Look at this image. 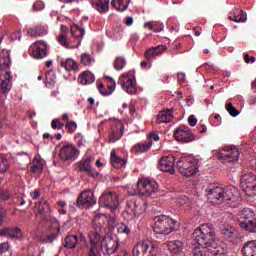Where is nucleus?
<instances>
[{
	"instance_id": "nucleus-10",
	"label": "nucleus",
	"mask_w": 256,
	"mask_h": 256,
	"mask_svg": "<svg viewBox=\"0 0 256 256\" xmlns=\"http://www.w3.org/2000/svg\"><path fill=\"white\" fill-rule=\"evenodd\" d=\"M119 240L111 235H106L100 242V250L104 255L111 256L117 253Z\"/></svg>"
},
{
	"instance_id": "nucleus-12",
	"label": "nucleus",
	"mask_w": 256,
	"mask_h": 256,
	"mask_svg": "<svg viewBox=\"0 0 256 256\" xmlns=\"http://www.w3.org/2000/svg\"><path fill=\"white\" fill-rule=\"evenodd\" d=\"M239 149L235 146H226L218 152V158L225 163H233L239 161Z\"/></svg>"
},
{
	"instance_id": "nucleus-36",
	"label": "nucleus",
	"mask_w": 256,
	"mask_h": 256,
	"mask_svg": "<svg viewBox=\"0 0 256 256\" xmlns=\"http://www.w3.org/2000/svg\"><path fill=\"white\" fill-rule=\"evenodd\" d=\"M78 81L81 85H91V83L95 82V75L90 71H86L79 76Z\"/></svg>"
},
{
	"instance_id": "nucleus-62",
	"label": "nucleus",
	"mask_w": 256,
	"mask_h": 256,
	"mask_svg": "<svg viewBox=\"0 0 256 256\" xmlns=\"http://www.w3.org/2000/svg\"><path fill=\"white\" fill-rule=\"evenodd\" d=\"M186 75L183 72L178 73V83H185Z\"/></svg>"
},
{
	"instance_id": "nucleus-55",
	"label": "nucleus",
	"mask_w": 256,
	"mask_h": 256,
	"mask_svg": "<svg viewBox=\"0 0 256 256\" xmlns=\"http://www.w3.org/2000/svg\"><path fill=\"white\" fill-rule=\"evenodd\" d=\"M59 231H61V228L60 227H56V231L50 235H48L47 237V241L48 243H52L53 240L56 238V237H59Z\"/></svg>"
},
{
	"instance_id": "nucleus-39",
	"label": "nucleus",
	"mask_w": 256,
	"mask_h": 256,
	"mask_svg": "<svg viewBox=\"0 0 256 256\" xmlns=\"http://www.w3.org/2000/svg\"><path fill=\"white\" fill-rule=\"evenodd\" d=\"M80 63L85 67H91V65H95V57L93 55L85 52L80 56Z\"/></svg>"
},
{
	"instance_id": "nucleus-57",
	"label": "nucleus",
	"mask_w": 256,
	"mask_h": 256,
	"mask_svg": "<svg viewBox=\"0 0 256 256\" xmlns=\"http://www.w3.org/2000/svg\"><path fill=\"white\" fill-rule=\"evenodd\" d=\"M34 11H43L45 9V5L42 2H35L33 5Z\"/></svg>"
},
{
	"instance_id": "nucleus-32",
	"label": "nucleus",
	"mask_w": 256,
	"mask_h": 256,
	"mask_svg": "<svg viewBox=\"0 0 256 256\" xmlns=\"http://www.w3.org/2000/svg\"><path fill=\"white\" fill-rule=\"evenodd\" d=\"M253 217H255V213H253L252 210L249 208H244L239 213L238 221L240 223V226L243 225V223H247L248 221L254 219Z\"/></svg>"
},
{
	"instance_id": "nucleus-60",
	"label": "nucleus",
	"mask_w": 256,
	"mask_h": 256,
	"mask_svg": "<svg viewBox=\"0 0 256 256\" xmlns=\"http://www.w3.org/2000/svg\"><path fill=\"white\" fill-rule=\"evenodd\" d=\"M148 138L150 139V141L153 143V141H159L160 137L159 134L152 132L148 135Z\"/></svg>"
},
{
	"instance_id": "nucleus-35",
	"label": "nucleus",
	"mask_w": 256,
	"mask_h": 256,
	"mask_svg": "<svg viewBox=\"0 0 256 256\" xmlns=\"http://www.w3.org/2000/svg\"><path fill=\"white\" fill-rule=\"evenodd\" d=\"M244 256H256V240L248 241L243 247Z\"/></svg>"
},
{
	"instance_id": "nucleus-43",
	"label": "nucleus",
	"mask_w": 256,
	"mask_h": 256,
	"mask_svg": "<svg viewBox=\"0 0 256 256\" xmlns=\"http://www.w3.org/2000/svg\"><path fill=\"white\" fill-rule=\"evenodd\" d=\"M31 173H41L43 171V162L35 157L30 168Z\"/></svg>"
},
{
	"instance_id": "nucleus-40",
	"label": "nucleus",
	"mask_w": 256,
	"mask_h": 256,
	"mask_svg": "<svg viewBox=\"0 0 256 256\" xmlns=\"http://www.w3.org/2000/svg\"><path fill=\"white\" fill-rule=\"evenodd\" d=\"M79 243V238L77 235L67 236L64 240V247L66 249H75Z\"/></svg>"
},
{
	"instance_id": "nucleus-16",
	"label": "nucleus",
	"mask_w": 256,
	"mask_h": 256,
	"mask_svg": "<svg viewBox=\"0 0 256 256\" xmlns=\"http://www.w3.org/2000/svg\"><path fill=\"white\" fill-rule=\"evenodd\" d=\"M95 203H97V200H95V194L91 190H85L81 192L77 199V205L80 208L93 207Z\"/></svg>"
},
{
	"instance_id": "nucleus-53",
	"label": "nucleus",
	"mask_w": 256,
	"mask_h": 256,
	"mask_svg": "<svg viewBox=\"0 0 256 256\" xmlns=\"http://www.w3.org/2000/svg\"><path fill=\"white\" fill-rule=\"evenodd\" d=\"M66 129H68V133H75V131H77V122L70 121L66 123Z\"/></svg>"
},
{
	"instance_id": "nucleus-26",
	"label": "nucleus",
	"mask_w": 256,
	"mask_h": 256,
	"mask_svg": "<svg viewBox=\"0 0 256 256\" xmlns=\"http://www.w3.org/2000/svg\"><path fill=\"white\" fill-rule=\"evenodd\" d=\"M110 161L112 163V167L115 169H123L125 168V165H127V160H125V158L119 157L115 150H112L110 153Z\"/></svg>"
},
{
	"instance_id": "nucleus-23",
	"label": "nucleus",
	"mask_w": 256,
	"mask_h": 256,
	"mask_svg": "<svg viewBox=\"0 0 256 256\" xmlns=\"http://www.w3.org/2000/svg\"><path fill=\"white\" fill-rule=\"evenodd\" d=\"M11 79V72L6 71L0 73V89L2 93H9L11 91V87H13Z\"/></svg>"
},
{
	"instance_id": "nucleus-2",
	"label": "nucleus",
	"mask_w": 256,
	"mask_h": 256,
	"mask_svg": "<svg viewBox=\"0 0 256 256\" xmlns=\"http://www.w3.org/2000/svg\"><path fill=\"white\" fill-rule=\"evenodd\" d=\"M206 196L210 203L216 205H221V203H225L227 207L241 205V195L234 186L223 187L219 184H212L206 189Z\"/></svg>"
},
{
	"instance_id": "nucleus-22",
	"label": "nucleus",
	"mask_w": 256,
	"mask_h": 256,
	"mask_svg": "<svg viewBox=\"0 0 256 256\" xmlns=\"http://www.w3.org/2000/svg\"><path fill=\"white\" fill-rule=\"evenodd\" d=\"M2 237H9V239H22L23 231L19 227H6L0 230Z\"/></svg>"
},
{
	"instance_id": "nucleus-50",
	"label": "nucleus",
	"mask_w": 256,
	"mask_h": 256,
	"mask_svg": "<svg viewBox=\"0 0 256 256\" xmlns=\"http://www.w3.org/2000/svg\"><path fill=\"white\" fill-rule=\"evenodd\" d=\"M226 111H228L231 117H237V115H239V110H237L232 103L226 105Z\"/></svg>"
},
{
	"instance_id": "nucleus-51",
	"label": "nucleus",
	"mask_w": 256,
	"mask_h": 256,
	"mask_svg": "<svg viewBox=\"0 0 256 256\" xmlns=\"http://www.w3.org/2000/svg\"><path fill=\"white\" fill-rule=\"evenodd\" d=\"M144 27L149 29V31H153L154 33H161V31H163V26L155 28V24H153V22H146Z\"/></svg>"
},
{
	"instance_id": "nucleus-8",
	"label": "nucleus",
	"mask_w": 256,
	"mask_h": 256,
	"mask_svg": "<svg viewBox=\"0 0 256 256\" xmlns=\"http://www.w3.org/2000/svg\"><path fill=\"white\" fill-rule=\"evenodd\" d=\"M118 85H121L122 89L129 95L135 94L137 92V80H135L133 71L121 75L118 79Z\"/></svg>"
},
{
	"instance_id": "nucleus-24",
	"label": "nucleus",
	"mask_w": 256,
	"mask_h": 256,
	"mask_svg": "<svg viewBox=\"0 0 256 256\" xmlns=\"http://www.w3.org/2000/svg\"><path fill=\"white\" fill-rule=\"evenodd\" d=\"M228 18L234 23H245L247 21V13L239 8H234L229 13Z\"/></svg>"
},
{
	"instance_id": "nucleus-18",
	"label": "nucleus",
	"mask_w": 256,
	"mask_h": 256,
	"mask_svg": "<svg viewBox=\"0 0 256 256\" xmlns=\"http://www.w3.org/2000/svg\"><path fill=\"white\" fill-rule=\"evenodd\" d=\"M174 137L176 141H180L181 143H190L193 140V133H191L189 127L181 125L174 131Z\"/></svg>"
},
{
	"instance_id": "nucleus-6",
	"label": "nucleus",
	"mask_w": 256,
	"mask_h": 256,
	"mask_svg": "<svg viewBox=\"0 0 256 256\" xmlns=\"http://www.w3.org/2000/svg\"><path fill=\"white\" fill-rule=\"evenodd\" d=\"M137 189L131 192V194L149 197L159 189V184L154 179L142 178L137 182Z\"/></svg>"
},
{
	"instance_id": "nucleus-29",
	"label": "nucleus",
	"mask_w": 256,
	"mask_h": 256,
	"mask_svg": "<svg viewBox=\"0 0 256 256\" xmlns=\"http://www.w3.org/2000/svg\"><path fill=\"white\" fill-rule=\"evenodd\" d=\"M109 1L110 0H96L92 1L91 5L99 13H107L109 11Z\"/></svg>"
},
{
	"instance_id": "nucleus-28",
	"label": "nucleus",
	"mask_w": 256,
	"mask_h": 256,
	"mask_svg": "<svg viewBox=\"0 0 256 256\" xmlns=\"http://www.w3.org/2000/svg\"><path fill=\"white\" fill-rule=\"evenodd\" d=\"M173 121V109H166L159 112L157 115L156 122L161 123H171Z\"/></svg>"
},
{
	"instance_id": "nucleus-48",
	"label": "nucleus",
	"mask_w": 256,
	"mask_h": 256,
	"mask_svg": "<svg viewBox=\"0 0 256 256\" xmlns=\"http://www.w3.org/2000/svg\"><path fill=\"white\" fill-rule=\"evenodd\" d=\"M117 231L122 235H127V236L131 235V227L125 223L118 224Z\"/></svg>"
},
{
	"instance_id": "nucleus-38",
	"label": "nucleus",
	"mask_w": 256,
	"mask_h": 256,
	"mask_svg": "<svg viewBox=\"0 0 256 256\" xmlns=\"http://www.w3.org/2000/svg\"><path fill=\"white\" fill-rule=\"evenodd\" d=\"M168 249L170 253H174L175 255L181 253L183 251V242L179 240L168 242Z\"/></svg>"
},
{
	"instance_id": "nucleus-41",
	"label": "nucleus",
	"mask_w": 256,
	"mask_h": 256,
	"mask_svg": "<svg viewBox=\"0 0 256 256\" xmlns=\"http://www.w3.org/2000/svg\"><path fill=\"white\" fill-rule=\"evenodd\" d=\"M241 229L244 231H249L250 233H256V219L252 218V220H248L247 222L240 225Z\"/></svg>"
},
{
	"instance_id": "nucleus-31",
	"label": "nucleus",
	"mask_w": 256,
	"mask_h": 256,
	"mask_svg": "<svg viewBox=\"0 0 256 256\" xmlns=\"http://www.w3.org/2000/svg\"><path fill=\"white\" fill-rule=\"evenodd\" d=\"M27 33L30 37H45L49 31L46 26H36L34 28H29Z\"/></svg>"
},
{
	"instance_id": "nucleus-61",
	"label": "nucleus",
	"mask_w": 256,
	"mask_h": 256,
	"mask_svg": "<svg viewBox=\"0 0 256 256\" xmlns=\"http://www.w3.org/2000/svg\"><path fill=\"white\" fill-rule=\"evenodd\" d=\"M244 60H245V63H255L256 58L253 56L250 57L249 54H245Z\"/></svg>"
},
{
	"instance_id": "nucleus-19",
	"label": "nucleus",
	"mask_w": 256,
	"mask_h": 256,
	"mask_svg": "<svg viewBox=\"0 0 256 256\" xmlns=\"http://www.w3.org/2000/svg\"><path fill=\"white\" fill-rule=\"evenodd\" d=\"M91 158H83L81 161L76 163V167L79 171L88 173L91 177H99V172L91 166Z\"/></svg>"
},
{
	"instance_id": "nucleus-25",
	"label": "nucleus",
	"mask_w": 256,
	"mask_h": 256,
	"mask_svg": "<svg viewBox=\"0 0 256 256\" xmlns=\"http://www.w3.org/2000/svg\"><path fill=\"white\" fill-rule=\"evenodd\" d=\"M9 67H11V58L9 51L2 50L0 51V71L1 73H5L9 71Z\"/></svg>"
},
{
	"instance_id": "nucleus-9",
	"label": "nucleus",
	"mask_w": 256,
	"mask_h": 256,
	"mask_svg": "<svg viewBox=\"0 0 256 256\" xmlns=\"http://www.w3.org/2000/svg\"><path fill=\"white\" fill-rule=\"evenodd\" d=\"M240 187L248 197H253L256 191V175L251 172L242 175Z\"/></svg>"
},
{
	"instance_id": "nucleus-34",
	"label": "nucleus",
	"mask_w": 256,
	"mask_h": 256,
	"mask_svg": "<svg viewBox=\"0 0 256 256\" xmlns=\"http://www.w3.org/2000/svg\"><path fill=\"white\" fill-rule=\"evenodd\" d=\"M129 3H131V0H112L111 5L116 9V11H119L120 13H123V11H127L129 8Z\"/></svg>"
},
{
	"instance_id": "nucleus-37",
	"label": "nucleus",
	"mask_w": 256,
	"mask_h": 256,
	"mask_svg": "<svg viewBox=\"0 0 256 256\" xmlns=\"http://www.w3.org/2000/svg\"><path fill=\"white\" fill-rule=\"evenodd\" d=\"M61 67L65 68V71H77L78 65L72 58H67L66 60L60 61Z\"/></svg>"
},
{
	"instance_id": "nucleus-58",
	"label": "nucleus",
	"mask_w": 256,
	"mask_h": 256,
	"mask_svg": "<svg viewBox=\"0 0 256 256\" xmlns=\"http://www.w3.org/2000/svg\"><path fill=\"white\" fill-rule=\"evenodd\" d=\"M21 37H22V34H21V30H18L16 32H14L12 35H11V39L13 41H21Z\"/></svg>"
},
{
	"instance_id": "nucleus-44",
	"label": "nucleus",
	"mask_w": 256,
	"mask_h": 256,
	"mask_svg": "<svg viewBox=\"0 0 256 256\" xmlns=\"http://www.w3.org/2000/svg\"><path fill=\"white\" fill-rule=\"evenodd\" d=\"M38 210L40 213H44V215H49L51 213V205L46 200H41L38 205Z\"/></svg>"
},
{
	"instance_id": "nucleus-64",
	"label": "nucleus",
	"mask_w": 256,
	"mask_h": 256,
	"mask_svg": "<svg viewBox=\"0 0 256 256\" xmlns=\"http://www.w3.org/2000/svg\"><path fill=\"white\" fill-rule=\"evenodd\" d=\"M5 223V211L0 209V227Z\"/></svg>"
},
{
	"instance_id": "nucleus-7",
	"label": "nucleus",
	"mask_w": 256,
	"mask_h": 256,
	"mask_svg": "<svg viewBox=\"0 0 256 256\" xmlns=\"http://www.w3.org/2000/svg\"><path fill=\"white\" fill-rule=\"evenodd\" d=\"M154 253H157V244L149 240L136 243L132 249L133 256H151Z\"/></svg>"
},
{
	"instance_id": "nucleus-5",
	"label": "nucleus",
	"mask_w": 256,
	"mask_h": 256,
	"mask_svg": "<svg viewBox=\"0 0 256 256\" xmlns=\"http://www.w3.org/2000/svg\"><path fill=\"white\" fill-rule=\"evenodd\" d=\"M101 224H97V218L94 219L93 229L88 233L90 248L88 256H101L99 253V241H101Z\"/></svg>"
},
{
	"instance_id": "nucleus-17",
	"label": "nucleus",
	"mask_w": 256,
	"mask_h": 256,
	"mask_svg": "<svg viewBox=\"0 0 256 256\" xmlns=\"http://www.w3.org/2000/svg\"><path fill=\"white\" fill-rule=\"evenodd\" d=\"M47 51H49V45L43 40L36 41L32 45V57L34 59H45Z\"/></svg>"
},
{
	"instance_id": "nucleus-11",
	"label": "nucleus",
	"mask_w": 256,
	"mask_h": 256,
	"mask_svg": "<svg viewBox=\"0 0 256 256\" xmlns=\"http://www.w3.org/2000/svg\"><path fill=\"white\" fill-rule=\"evenodd\" d=\"M101 207L115 211L119 207V196L115 192H104L99 198Z\"/></svg>"
},
{
	"instance_id": "nucleus-47",
	"label": "nucleus",
	"mask_w": 256,
	"mask_h": 256,
	"mask_svg": "<svg viewBox=\"0 0 256 256\" xmlns=\"http://www.w3.org/2000/svg\"><path fill=\"white\" fill-rule=\"evenodd\" d=\"M180 205L182 206V209L189 211V209L193 208V200L189 199L187 196H183Z\"/></svg>"
},
{
	"instance_id": "nucleus-33",
	"label": "nucleus",
	"mask_w": 256,
	"mask_h": 256,
	"mask_svg": "<svg viewBox=\"0 0 256 256\" xmlns=\"http://www.w3.org/2000/svg\"><path fill=\"white\" fill-rule=\"evenodd\" d=\"M151 147H153L152 141L140 142V143L135 144L132 147V151L134 153H147V151H149V149H151Z\"/></svg>"
},
{
	"instance_id": "nucleus-54",
	"label": "nucleus",
	"mask_w": 256,
	"mask_h": 256,
	"mask_svg": "<svg viewBox=\"0 0 256 256\" xmlns=\"http://www.w3.org/2000/svg\"><path fill=\"white\" fill-rule=\"evenodd\" d=\"M65 127V124L58 119L52 120V129H63Z\"/></svg>"
},
{
	"instance_id": "nucleus-63",
	"label": "nucleus",
	"mask_w": 256,
	"mask_h": 256,
	"mask_svg": "<svg viewBox=\"0 0 256 256\" xmlns=\"http://www.w3.org/2000/svg\"><path fill=\"white\" fill-rule=\"evenodd\" d=\"M125 24L127 25V27H131V25H133V17L131 16L126 17Z\"/></svg>"
},
{
	"instance_id": "nucleus-21",
	"label": "nucleus",
	"mask_w": 256,
	"mask_h": 256,
	"mask_svg": "<svg viewBox=\"0 0 256 256\" xmlns=\"http://www.w3.org/2000/svg\"><path fill=\"white\" fill-rule=\"evenodd\" d=\"M67 31L68 28L65 25H61L60 28V34L57 37L58 43L62 46L65 47L66 49H77L81 45V40H79L78 45L73 46L69 43V40L67 39Z\"/></svg>"
},
{
	"instance_id": "nucleus-13",
	"label": "nucleus",
	"mask_w": 256,
	"mask_h": 256,
	"mask_svg": "<svg viewBox=\"0 0 256 256\" xmlns=\"http://www.w3.org/2000/svg\"><path fill=\"white\" fill-rule=\"evenodd\" d=\"M147 209V204L143 200L135 201V200H129L126 204V213L130 215V219H133V217H137L141 215Z\"/></svg>"
},
{
	"instance_id": "nucleus-59",
	"label": "nucleus",
	"mask_w": 256,
	"mask_h": 256,
	"mask_svg": "<svg viewBox=\"0 0 256 256\" xmlns=\"http://www.w3.org/2000/svg\"><path fill=\"white\" fill-rule=\"evenodd\" d=\"M188 123L190 127H195V125H197V118H195L194 115L189 116Z\"/></svg>"
},
{
	"instance_id": "nucleus-56",
	"label": "nucleus",
	"mask_w": 256,
	"mask_h": 256,
	"mask_svg": "<svg viewBox=\"0 0 256 256\" xmlns=\"http://www.w3.org/2000/svg\"><path fill=\"white\" fill-rule=\"evenodd\" d=\"M10 247L11 244L9 242L0 243V255H2V253H7Z\"/></svg>"
},
{
	"instance_id": "nucleus-42",
	"label": "nucleus",
	"mask_w": 256,
	"mask_h": 256,
	"mask_svg": "<svg viewBox=\"0 0 256 256\" xmlns=\"http://www.w3.org/2000/svg\"><path fill=\"white\" fill-rule=\"evenodd\" d=\"M70 32L71 35L76 39H83V37L85 36V29L81 28V26H72Z\"/></svg>"
},
{
	"instance_id": "nucleus-1",
	"label": "nucleus",
	"mask_w": 256,
	"mask_h": 256,
	"mask_svg": "<svg viewBox=\"0 0 256 256\" xmlns=\"http://www.w3.org/2000/svg\"><path fill=\"white\" fill-rule=\"evenodd\" d=\"M194 241L199 245L194 247L193 256H225L227 248L217 245L215 231L210 224H202L193 233Z\"/></svg>"
},
{
	"instance_id": "nucleus-30",
	"label": "nucleus",
	"mask_w": 256,
	"mask_h": 256,
	"mask_svg": "<svg viewBox=\"0 0 256 256\" xmlns=\"http://www.w3.org/2000/svg\"><path fill=\"white\" fill-rule=\"evenodd\" d=\"M165 49H167V47H165V45L152 47L144 53V57L146 59H153L154 57H157V55H161V53H163V51H165Z\"/></svg>"
},
{
	"instance_id": "nucleus-27",
	"label": "nucleus",
	"mask_w": 256,
	"mask_h": 256,
	"mask_svg": "<svg viewBox=\"0 0 256 256\" xmlns=\"http://www.w3.org/2000/svg\"><path fill=\"white\" fill-rule=\"evenodd\" d=\"M106 79H109L110 84L107 85V88L103 84H98V91L101 95L104 97H109L114 91H115V85L116 83L114 82L113 78L106 77Z\"/></svg>"
},
{
	"instance_id": "nucleus-46",
	"label": "nucleus",
	"mask_w": 256,
	"mask_h": 256,
	"mask_svg": "<svg viewBox=\"0 0 256 256\" xmlns=\"http://www.w3.org/2000/svg\"><path fill=\"white\" fill-rule=\"evenodd\" d=\"M10 166L9 160L4 156H0V173H7Z\"/></svg>"
},
{
	"instance_id": "nucleus-45",
	"label": "nucleus",
	"mask_w": 256,
	"mask_h": 256,
	"mask_svg": "<svg viewBox=\"0 0 256 256\" xmlns=\"http://www.w3.org/2000/svg\"><path fill=\"white\" fill-rule=\"evenodd\" d=\"M113 65L116 71H123L124 67L127 65V60H125L123 57H117L114 60Z\"/></svg>"
},
{
	"instance_id": "nucleus-20",
	"label": "nucleus",
	"mask_w": 256,
	"mask_h": 256,
	"mask_svg": "<svg viewBox=\"0 0 256 256\" xmlns=\"http://www.w3.org/2000/svg\"><path fill=\"white\" fill-rule=\"evenodd\" d=\"M160 171L175 173V157L173 156H163L159 160Z\"/></svg>"
},
{
	"instance_id": "nucleus-52",
	"label": "nucleus",
	"mask_w": 256,
	"mask_h": 256,
	"mask_svg": "<svg viewBox=\"0 0 256 256\" xmlns=\"http://www.w3.org/2000/svg\"><path fill=\"white\" fill-rule=\"evenodd\" d=\"M74 139L78 145V147H84L86 141H85V138L83 137V134L81 133H77L75 136H74Z\"/></svg>"
},
{
	"instance_id": "nucleus-3",
	"label": "nucleus",
	"mask_w": 256,
	"mask_h": 256,
	"mask_svg": "<svg viewBox=\"0 0 256 256\" xmlns=\"http://www.w3.org/2000/svg\"><path fill=\"white\" fill-rule=\"evenodd\" d=\"M178 229L179 222L169 216L161 215L155 218L154 232L156 235H169V233L178 231Z\"/></svg>"
},
{
	"instance_id": "nucleus-4",
	"label": "nucleus",
	"mask_w": 256,
	"mask_h": 256,
	"mask_svg": "<svg viewBox=\"0 0 256 256\" xmlns=\"http://www.w3.org/2000/svg\"><path fill=\"white\" fill-rule=\"evenodd\" d=\"M176 167L184 177H193L199 171V162L193 156H182L176 162Z\"/></svg>"
},
{
	"instance_id": "nucleus-15",
	"label": "nucleus",
	"mask_w": 256,
	"mask_h": 256,
	"mask_svg": "<svg viewBox=\"0 0 256 256\" xmlns=\"http://www.w3.org/2000/svg\"><path fill=\"white\" fill-rule=\"evenodd\" d=\"M124 131H125V126L123 125V122L114 121L111 124L110 130H109V142L116 143V141H119V139L123 137Z\"/></svg>"
},
{
	"instance_id": "nucleus-14",
	"label": "nucleus",
	"mask_w": 256,
	"mask_h": 256,
	"mask_svg": "<svg viewBox=\"0 0 256 256\" xmlns=\"http://www.w3.org/2000/svg\"><path fill=\"white\" fill-rule=\"evenodd\" d=\"M79 155H81V152L73 144H65L59 152L61 161H75Z\"/></svg>"
},
{
	"instance_id": "nucleus-49",
	"label": "nucleus",
	"mask_w": 256,
	"mask_h": 256,
	"mask_svg": "<svg viewBox=\"0 0 256 256\" xmlns=\"http://www.w3.org/2000/svg\"><path fill=\"white\" fill-rule=\"evenodd\" d=\"M55 85V75L53 71L46 72V87H53Z\"/></svg>"
}]
</instances>
